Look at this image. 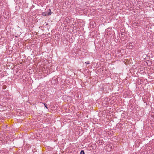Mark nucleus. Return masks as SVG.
<instances>
[{
	"label": "nucleus",
	"instance_id": "nucleus-5",
	"mask_svg": "<svg viewBox=\"0 0 154 154\" xmlns=\"http://www.w3.org/2000/svg\"><path fill=\"white\" fill-rule=\"evenodd\" d=\"M121 35L122 37H124L125 35L123 33H121Z\"/></svg>",
	"mask_w": 154,
	"mask_h": 154
},
{
	"label": "nucleus",
	"instance_id": "nucleus-4",
	"mask_svg": "<svg viewBox=\"0 0 154 154\" xmlns=\"http://www.w3.org/2000/svg\"><path fill=\"white\" fill-rule=\"evenodd\" d=\"M6 88V85H4L2 87V88L3 89H5Z\"/></svg>",
	"mask_w": 154,
	"mask_h": 154
},
{
	"label": "nucleus",
	"instance_id": "nucleus-3",
	"mask_svg": "<svg viewBox=\"0 0 154 154\" xmlns=\"http://www.w3.org/2000/svg\"><path fill=\"white\" fill-rule=\"evenodd\" d=\"M80 154H85V152L83 150H82L80 152Z\"/></svg>",
	"mask_w": 154,
	"mask_h": 154
},
{
	"label": "nucleus",
	"instance_id": "nucleus-1",
	"mask_svg": "<svg viewBox=\"0 0 154 154\" xmlns=\"http://www.w3.org/2000/svg\"><path fill=\"white\" fill-rule=\"evenodd\" d=\"M51 14V12L50 9H49V10L47 11H45L44 12H42V15L43 16H47L50 15Z\"/></svg>",
	"mask_w": 154,
	"mask_h": 154
},
{
	"label": "nucleus",
	"instance_id": "nucleus-7",
	"mask_svg": "<svg viewBox=\"0 0 154 154\" xmlns=\"http://www.w3.org/2000/svg\"><path fill=\"white\" fill-rule=\"evenodd\" d=\"M44 105H45V107L47 109H48V107H47V105L46 104H44Z\"/></svg>",
	"mask_w": 154,
	"mask_h": 154
},
{
	"label": "nucleus",
	"instance_id": "nucleus-10",
	"mask_svg": "<svg viewBox=\"0 0 154 154\" xmlns=\"http://www.w3.org/2000/svg\"><path fill=\"white\" fill-rule=\"evenodd\" d=\"M2 139H3V138H2V137H0V140H2Z\"/></svg>",
	"mask_w": 154,
	"mask_h": 154
},
{
	"label": "nucleus",
	"instance_id": "nucleus-6",
	"mask_svg": "<svg viewBox=\"0 0 154 154\" xmlns=\"http://www.w3.org/2000/svg\"><path fill=\"white\" fill-rule=\"evenodd\" d=\"M26 20V21H24V22H25L26 23H28L29 20Z\"/></svg>",
	"mask_w": 154,
	"mask_h": 154
},
{
	"label": "nucleus",
	"instance_id": "nucleus-8",
	"mask_svg": "<svg viewBox=\"0 0 154 154\" xmlns=\"http://www.w3.org/2000/svg\"><path fill=\"white\" fill-rule=\"evenodd\" d=\"M85 63H86L87 64H88L90 63V62H89V61H87V62H85Z\"/></svg>",
	"mask_w": 154,
	"mask_h": 154
},
{
	"label": "nucleus",
	"instance_id": "nucleus-2",
	"mask_svg": "<svg viewBox=\"0 0 154 154\" xmlns=\"http://www.w3.org/2000/svg\"><path fill=\"white\" fill-rule=\"evenodd\" d=\"M90 24L91 25H92L93 27H95L96 26V23L94 21V23L93 21L90 22Z\"/></svg>",
	"mask_w": 154,
	"mask_h": 154
},
{
	"label": "nucleus",
	"instance_id": "nucleus-14",
	"mask_svg": "<svg viewBox=\"0 0 154 154\" xmlns=\"http://www.w3.org/2000/svg\"><path fill=\"white\" fill-rule=\"evenodd\" d=\"M1 17V15H0V17Z\"/></svg>",
	"mask_w": 154,
	"mask_h": 154
},
{
	"label": "nucleus",
	"instance_id": "nucleus-11",
	"mask_svg": "<svg viewBox=\"0 0 154 154\" xmlns=\"http://www.w3.org/2000/svg\"><path fill=\"white\" fill-rule=\"evenodd\" d=\"M108 30L107 29L106 30V32H107V31H108Z\"/></svg>",
	"mask_w": 154,
	"mask_h": 154
},
{
	"label": "nucleus",
	"instance_id": "nucleus-9",
	"mask_svg": "<svg viewBox=\"0 0 154 154\" xmlns=\"http://www.w3.org/2000/svg\"><path fill=\"white\" fill-rule=\"evenodd\" d=\"M121 125V123H118L117 125L118 126H119V125L120 126Z\"/></svg>",
	"mask_w": 154,
	"mask_h": 154
},
{
	"label": "nucleus",
	"instance_id": "nucleus-13",
	"mask_svg": "<svg viewBox=\"0 0 154 154\" xmlns=\"http://www.w3.org/2000/svg\"><path fill=\"white\" fill-rule=\"evenodd\" d=\"M75 20V22H76V20Z\"/></svg>",
	"mask_w": 154,
	"mask_h": 154
},
{
	"label": "nucleus",
	"instance_id": "nucleus-12",
	"mask_svg": "<svg viewBox=\"0 0 154 154\" xmlns=\"http://www.w3.org/2000/svg\"><path fill=\"white\" fill-rule=\"evenodd\" d=\"M131 45H132V43H131Z\"/></svg>",
	"mask_w": 154,
	"mask_h": 154
}]
</instances>
